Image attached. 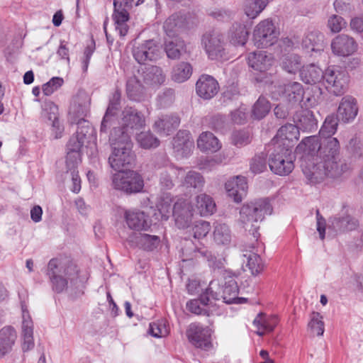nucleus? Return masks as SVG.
<instances>
[{"label":"nucleus","instance_id":"obj_1","mask_svg":"<svg viewBox=\"0 0 363 363\" xmlns=\"http://www.w3.org/2000/svg\"><path fill=\"white\" fill-rule=\"evenodd\" d=\"M297 148L304 152L301 167L312 184L320 183L327 177H339L350 169L345 160L340 157V145L336 138L306 137Z\"/></svg>","mask_w":363,"mask_h":363},{"label":"nucleus","instance_id":"obj_2","mask_svg":"<svg viewBox=\"0 0 363 363\" xmlns=\"http://www.w3.org/2000/svg\"><path fill=\"white\" fill-rule=\"evenodd\" d=\"M272 206L267 198L260 199L244 204L240 211V222L245 230L248 231L257 241L260 223L266 215L272 213Z\"/></svg>","mask_w":363,"mask_h":363},{"label":"nucleus","instance_id":"obj_3","mask_svg":"<svg viewBox=\"0 0 363 363\" xmlns=\"http://www.w3.org/2000/svg\"><path fill=\"white\" fill-rule=\"evenodd\" d=\"M78 273L77 266L67 259L53 258L48 264L47 275L52 290L57 293L64 291L69 282L75 284Z\"/></svg>","mask_w":363,"mask_h":363},{"label":"nucleus","instance_id":"obj_4","mask_svg":"<svg viewBox=\"0 0 363 363\" xmlns=\"http://www.w3.org/2000/svg\"><path fill=\"white\" fill-rule=\"evenodd\" d=\"M109 142L112 147V152L108 157L111 168L121 171L123 168L130 167L135 160L130 138L126 135L120 137L116 133H111Z\"/></svg>","mask_w":363,"mask_h":363},{"label":"nucleus","instance_id":"obj_5","mask_svg":"<svg viewBox=\"0 0 363 363\" xmlns=\"http://www.w3.org/2000/svg\"><path fill=\"white\" fill-rule=\"evenodd\" d=\"M93 133V128L86 120H81L76 133L69 140L67 145L66 164H79L81 162V151L87 141V136Z\"/></svg>","mask_w":363,"mask_h":363},{"label":"nucleus","instance_id":"obj_6","mask_svg":"<svg viewBox=\"0 0 363 363\" xmlns=\"http://www.w3.org/2000/svg\"><path fill=\"white\" fill-rule=\"evenodd\" d=\"M119 123L120 126L113 128L111 133H116L120 137L126 135L130 138L135 131L145 128L146 120L140 111L134 107L127 106L121 111Z\"/></svg>","mask_w":363,"mask_h":363},{"label":"nucleus","instance_id":"obj_7","mask_svg":"<svg viewBox=\"0 0 363 363\" xmlns=\"http://www.w3.org/2000/svg\"><path fill=\"white\" fill-rule=\"evenodd\" d=\"M218 286L216 281H211L209 284L205 294L201 296L198 299H193L187 302L186 308L189 311L196 315L210 316L218 310V306L213 300H219V298L214 293V288Z\"/></svg>","mask_w":363,"mask_h":363},{"label":"nucleus","instance_id":"obj_8","mask_svg":"<svg viewBox=\"0 0 363 363\" xmlns=\"http://www.w3.org/2000/svg\"><path fill=\"white\" fill-rule=\"evenodd\" d=\"M273 150L269 154V167L272 172L280 176L290 174L294 168L291 157V150L287 146L273 145Z\"/></svg>","mask_w":363,"mask_h":363},{"label":"nucleus","instance_id":"obj_9","mask_svg":"<svg viewBox=\"0 0 363 363\" xmlns=\"http://www.w3.org/2000/svg\"><path fill=\"white\" fill-rule=\"evenodd\" d=\"M112 185L114 189L130 194L142 191L144 182L141 175L136 172L119 171L113 175Z\"/></svg>","mask_w":363,"mask_h":363},{"label":"nucleus","instance_id":"obj_10","mask_svg":"<svg viewBox=\"0 0 363 363\" xmlns=\"http://www.w3.org/2000/svg\"><path fill=\"white\" fill-rule=\"evenodd\" d=\"M201 44L210 60L226 59L225 38L222 33L213 30L203 35Z\"/></svg>","mask_w":363,"mask_h":363},{"label":"nucleus","instance_id":"obj_11","mask_svg":"<svg viewBox=\"0 0 363 363\" xmlns=\"http://www.w3.org/2000/svg\"><path fill=\"white\" fill-rule=\"evenodd\" d=\"M323 79L326 83V88L335 95L339 96L345 92L349 76L341 67L331 66L325 71Z\"/></svg>","mask_w":363,"mask_h":363},{"label":"nucleus","instance_id":"obj_12","mask_svg":"<svg viewBox=\"0 0 363 363\" xmlns=\"http://www.w3.org/2000/svg\"><path fill=\"white\" fill-rule=\"evenodd\" d=\"M279 32L270 19L260 21L255 28L253 39L255 45L257 47H268L273 45L277 38Z\"/></svg>","mask_w":363,"mask_h":363},{"label":"nucleus","instance_id":"obj_13","mask_svg":"<svg viewBox=\"0 0 363 363\" xmlns=\"http://www.w3.org/2000/svg\"><path fill=\"white\" fill-rule=\"evenodd\" d=\"M272 96L274 99L281 97L292 105L299 104L304 94L302 85L298 82H290L284 86H272Z\"/></svg>","mask_w":363,"mask_h":363},{"label":"nucleus","instance_id":"obj_14","mask_svg":"<svg viewBox=\"0 0 363 363\" xmlns=\"http://www.w3.org/2000/svg\"><path fill=\"white\" fill-rule=\"evenodd\" d=\"M212 330L209 327H203L199 323H191L189 326L186 335L189 342L196 347L204 350H209L212 348L211 342Z\"/></svg>","mask_w":363,"mask_h":363},{"label":"nucleus","instance_id":"obj_15","mask_svg":"<svg viewBox=\"0 0 363 363\" xmlns=\"http://www.w3.org/2000/svg\"><path fill=\"white\" fill-rule=\"evenodd\" d=\"M160 55V48L153 40H145L142 43H135L133 48V55L140 64L147 61L156 60Z\"/></svg>","mask_w":363,"mask_h":363},{"label":"nucleus","instance_id":"obj_16","mask_svg":"<svg viewBox=\"0 0 363 363\" xmlns=\"http://www.w3.org/2000/svg\"><path fill=\"white\" fill-rule=\"evenodd\" d=\"M172 215L175 225L181 229L190 226L193 217V208L190 202L184 199H178L173 206Z\"/></svg>","mask_w":363,"mask_h":363},{"label":"nucleus","instance_id":"obj_17","mask_svg":"<svg viewBox=\"0 0 363 363\" xmlns=\"http://www.w3.org/2000/svg\"><path fill=\"white\" fill-rule=\"evenodd\" d=\"M175 156L182 159L188 157L194 148V142L188 130H179L172 140Z\"/></svg>","mask_w":363,"mask_h":363},{"label":"nucleus","instance_id":"obj_18","mask_svg":"<svg viewBox=\"0 0 363 363\" xmlns=\"http://www.w3.org/2000/svg\"><path fill=\"white\" fill-rule=\"evenodd\" d=\"M220 291L217 292L214 291V294L216 293L219 299L223 298V302L230 303H240L245 298L238 297L239 289L238 283L234 279L233 276L227 272L224 277V282L222 284Z\"/></svg>","mask_w":363,"mask_h":363},{"label":"nucleus","instance_id":"obj_19","mask_svg":"<svg viewBox=\"0 0 363 363\" xmlns=\"http://www.w3.org/2000/svg\"><path fill=\"white\" fill-rule=\"evenodd\" d=\"M333 52L338 56L347 57L352 55L357 49L355 40L345 34L337 35L331 43Z\"/></svg>","mask_w":363,"mask_h":363},{"label":"nucleus","instance_id":"obj_20","mask_svg":"<svg viewBox=\"0 0 363 363\" xmlns=\"http://www.w3.org/2000/svg\"><path fill=\"white\" fill-rule=\"evenodd\" d=\"M299 130L296 125L289 123L282 125L277 131V135L272 139V145H281L287 146L291 150L294 146V142L298 140Z\"/></svg>","mask_w":363,"mask_h":363},{"label":"nucleus","instance_id":"obj_21","mask_svg":"<svg viewBox=\"0 0 363 363\" xmlns=\"http://www.w3.org/2000/svg\"><path fill=\"white\" fill-rule=\"evenodd\" d=\"M163 28L168 38H179L178 35L187 28L186 17L179 13H174L164 21Z\"/></svg>","mask_w":363,"mask_h":363},{"label":"nucleus","instance_id":"obj_22","mask_svg":"<svg viewBox=\"0 0 363 363\" xmlns=\"http://www.w3.org/2000/svg\"><path fill=\"white\" fill-rule=\"evenodd\" d=\"M218 82L213 77L207 74L201 75L196 84L197 94L204 99L213 98L218 93Z\"/></svg>","mask_w":363,"mask_h":363},{"label":"nucleus","instance_id":"obj_23","mask_svg":"<svg viewBox=\"0 0 363 363\" xmlns=\"http://www.w3.org/2000/svg\"><path fill=\"white\" fill-rule=\"evenodd\" d=\"M225 187L228 196L239 203L246 194L247 184L245 177L237 176L228 180Z\"/></svg>","mask_w":363,"mask_h":363},{"label":"nucleus","instance_id":"obj_24","mask_svg":"<svg viewBox=\"0 0 363 363\" xmlns=\"http://www.w3.org/2000/svg\"><path fill=\"white\" fill-rule=\"evenodd\" d=\"M18 338L16 330L11 325L0 329V359L11 353Z\"/></svg>","mask_w":363,"mask_h":363},{"label":"nucleus","instance_id":"obj_25","mask_svg":"<svg viewBox=\"0 0 363 363\" xmlns=\"http://www.w3.org/2000/svg\"><path fill=\"white\" fill-rule=\"evenodd\" d=\"M89 103L86 96H76L73 98L69 109V114L72 118V123H77L84 120L89 112Z\"/></svg>","mask_w":363,"mask_h":363},{"label":"nucleus","instance_id":"obj_26","mask_svg":"<svg viewBox=\"0 0 363 363\" xmlns=\"http://www.w3.org/2000/svg\"><path fill=\"white\" fill-rule=\"evenodd\" d=\"M127 241L131 247H138L147 251H152L157 247L160 240L157 235L133 233L128 236Z\"/></svg>","mask_w":363,"mask_h":363},{"label":"nucleus","instance_id":"obj_27","mask_svg":"<svg viewBox=\"0 0 363 363\" xmlns=\"http://www.w3.org/2000/svg\"><path fill=\"white\" fill-rule=\"evenodd\" d=\"M357 112L356 100L352 96H347L342 99L336 116L343 123H349L354 119Z\"/></svg>","mask_w":363,"mask_h":363},{"label":"nucleus","instance_id":"obj_28","mask_svg":"<svg viewBox=\"0 0 363 363\" xmlns=\"http://www.w3.org/2000/svg\"><path fill=\"white\" fill-rule=\"evenodd\" d=\"M180 124V118L176 114L162 115L155 122L153 128L159 134L169 135Z\"/></svg>","mask_w":363,"mask_h":363},{"label":"nucleus","instance_id":"obj_29","mask_svg":"<svg viewBox=\"0 0 363 363\" xmlns=\"http://www.w3.org/2000/svg\"><path fill=\"white\" fill-rule=\"evenodd\" d=\"M128 226L135 230H147L150 227L148 216L143 211L129 210L125 213Z\"/></svg>","mask_w":363,"mask_h":363},{"label":"nucleus","instance_id":"obj_30","mask_svg":"<svg viewBox=\"0 0 363 363\" xmlns=\"http://www.w3.org/2000/svg\"><path fill=\"white\" fill-rule=\"evenodd\" d=\"M248 65L255 70L264 72L272 65V58L264 51L259 50L251 52L247 58Z\"/></svg>","mask_w":363,"mask_h":363},{"label":"nucleus","instance_id":"obj_31","mask_svg":"<svg viewBox=\"0 0 363 363\" xmlns=\"http://www.w3.org/2000/svg\"><path fill=\"white\" fill-rule=\"evenodd\" d=\"M250 34V28L241 23L233 24L228 33L230 43L238 46H243L247 41Z\"/></svg>","mask_w":363,"mask_h":363},{"label":"nucleus","instance_id":"obj_32","mask_svg":"<svg viewBox=\"0 0 363 363\" xmlns=\"http://www.w3.org/2000/svg\"><path fill=\"white\" fill-rule=\"evenodd\" d=\"M301 80L308 84H315L322 81L324 77L323 70L314 64L303 66L300 70Z\"/></svg>","mask_w":363,"mask_h":363},{"label":"nucleus","instance_id":"obj_33","mask_svg":"<svg viewBox=\"0 0 363 363\" xmlns=\"http://www.w3.org/2000/svg\"><path fill=\"white\" fill-rule=\"evenodd\" d=\"M329 229H333L335 233H342L346 230H353L358 226L357 220L349 215L340 217H334L329 220Z\"/></svg>","mask_w":363,"mask_h":363},{"label":"nucleus","instance_id":"obj_34","mask_svg":"<svg viewBox=\"0 0 363 363\" xmlns=\"http://www.w3.org/2000/svg\"><path fill=\"white\" fill-rule=\"evenodd\" d=\"M197 146L202 152H216L221 148L218 139L211 132H203L197 140Z\"/></svg>","mask_w":363,"mask_h":363},{"label":"nucleus","instance_id":"obj_35","mask_svg":"<svg viewBox=\"0 0 363 363\" xmlns=\"http://www.w3.org/2000/svg\"><path fill=\"white\" fill-rule=\"evenodd\" d=\"M242 256V263L252 275L257 276L263 271L264 265L259 255L250 250H247Z\"/></svg>","mask_w":363,"mask_h":363},{"label":"nucleus","instance_id":"obj_36","mask_svg":"<svg viewBox=\"0 0 363 363\" xmlns=\"http://www.w3.org/2000/svg\"><path fill=\"white\" fill-rule=\"evenodd\" d=\"M278 323L277 316H266L262 313L258 314L253 320V325L257 328L256 333L263 336L265 333L272 332Z\"/></svg>","mask_w":363,"mask_h":363},{"label":"nucleus","instance_id":"obj_37","mask_svg":"<svg viewBox=\"0 0 363 363\" xmlns=\"http://www.w3.org/2000/svg\"><path fill=\"white\" fill-rule=\"evenodd\" d=\"M298 130L305 132H312L318 128V121L315 119L313 113L308 110H302L297 116Z\"/></svg>","mask_w":363,"mask_h":363},{"label":"nucleus","instance_id":"obj_38","mask_svg":"<svg viewBox=\"0 0 363 363\" xmlns=\"http://www.w3.org/2000/svg\"><path fill=\"white\" fill-rule=\"evenodd\" d=\"M213 236L214 242L218 245L228 246L232 241L231 230L225 223H215Z\"/></svg>","mask_w":363,"mask_h":363},{"label":"nucleus","instance_id":"obj_39","mask_svg":"<svg viewBox=\"0 0 363 363\" xmlns=\"http://www.w3.org/2000/svg\"><path fill=\"white\" fill-rule=\"evenodd\" d=\"M324 35L318 30L308 33L302 40V45L312 52L323 50Z\"/></svg>","mask_w":363,"mask_h":363},{"label":"nucleus","instance_id":"obj_40","mask_svg":"<svg viewBox=\"0 0 363 363\" xmlns=\"http://www.w3.org/2000/svg\"><path fill=\"white\" fill-rule=\"evenodd\" d=\"M184 48V41L181 38L168 37L165 38L164 50L169 58L173 60L179 58Z\"/></svg>","mask_w":363,"mask_h":363},{"label":"nucleus","instance_id":"obj_41","mask_svg":"<svg viewBox=\"0 0 363 363\" xmlns=\"http://www.w3.org/2000/svg\"><path fill=\"white\" fill-rule=\"evenodd\" d=\"M204 178L199 172L190 170L184 176L182 186L186 189L200 191L204 186Z\"/></svg>","mask_w":363,"mask_h":363},{"label":"nucleus","instance_id":"obj_42","mask_svg":"<svg viewBox=\"0 0 363 363\" xmlns=\"http://www.w3.org/2000/svg\"><path fill=\"white\" fill-rule=\"evenodd\" d=\"M126 94L128 99L134 101H140L144 96V87L140 82L133 76L126 82Z\"/></svg>","mask_w":363,"mask_h":363},{"label":"nucleus","instance_id":"obj_43","mask_svg":"<svg viewBox=\"0 0 363 363\" xmlns=\"http://www.w3.org/2000/svg\"><path fill=\"white\" fill-rule=\"evenodd\" d=\"M196 207L201 216L212 215L216 211V203L210 196L201 194L196 197Z\"/></svg>","mask_w":363,"mask_h":363},{"label":"nucleus","instance_id":"obj_44","mask_svg":"<svg viewBox=\"0 0 363 363\" xmlns=\"http://www.w3.org/2000/svg\"><path fill=\"white\" fill-rule=\"evenodd\" d=\"M192 67L190 63L181 62L172 69L171 78L177 83H182L188 80L192 74Z\"/></svg>","mask_w":363,"mask_h":363},{"label":"nucleus","instance_id":"obj_45","mask_svg":"<svg viewBox=\"0 0 363 363\" xmlns=\"http://www.w3.org/2000/svg\"><path fill=\"white\" fill-rule=\"evenodd\" d=\"M113 19L116 31L118 32L121 37L125 36L129 28L127 24L130 19L129 13L113 11Z\"/></svg>","mask_w":363,"mask_h":363},{"label":"nucleus","instance_id":"obj_46","mask_svg":"<svg viewBox=\"0 0 363 363\" xmlns=\"http://www.w3.org/2000/svg\"><path fill=\"white\" fill-rule=\"evenodd\" d=\"M268 0H246L244 11L247 16L251 19L257 18L265 9Z\"/></svg>","mask_w":363,"mask_h":363},{"label":"nucleus","instance_id":"obj_47","mask_svg":"<svg viewBox=\"0 0 363 363\" xmlns=\"http://www.w3.org/2000/svg\"><path fill=\"white\" fill-rule=\"evenodd\" d=\"M338 121L340 120L335 115H328L320 129L319 135L320 138H328L332 137L337 131Z\"/></svg>","mask_w":363,"mask_h":363},{"label":"nucleus","instance_id":"obj_48","mask_svg":"<svg viewBox=\"0 0 363 363\" xmlns=\"http://www.w3.org/2000/svg\"><path fill=\"white\" fill-rule=\"evenodd\" d=\"M144 80L151 84H162L165 80V75L160 67L151 66L145 72Z\"/></svg>","mask_w":363,"mask_h":363},{"label":"nucleus","instance_id":"obj_49","mask_svg":"<svg viewBox=\"0 0 363 363\" xmlns=\"http://www.w3.org/2000/svg\"><path fill=\"white\" fill-rule=\"evenodd\" d=\"M136 140L144 149L155 148L159 146L160 140L150 131H143L137 134Z\"/></svg>","mask_w":363,"mask_h":363},{"label":"nucleus","instance_id":"obj_50","mask_svg":"<svg viewBox=\"0 0 363 363\" xmlns=\"http://www.w3.org/2000/svg\"><path fill=\"white\" fill-rule=\"evenodd\" d=\"M323 316L318 312H313L310 315L308 328L318 336H322L325 331V324Z\"/></svg>","mask_w":363,"mask_h":363},{"label":"nucleus","instance_id":"obj_51","mask_svg":"<svg viewBox=\"0 0 363 363\" xmlns=\"http://www.w3.org/2000/svg\"><path fill=\"white\" fill-rule=\"evenodd\" d=\"M40 118L45 122L58 119L57 106L52 101H45L42 105Z\"/></svg>","mask_w":363,"mask_h":363},{"label":"nucleus","instance_id":"obj_52","mask_svg":"<svg viewBox=\"0 0 363 363\" xmlns=\"http://www.w3.org/2000/svg\"><path fill=\"white\" fill-rule=\"evenodd\" d=\"M120 106L121 105H113L108 104L106 113L101 122V133H106L108 128L111 126L113 121L115 119V116H116L120 108Z\"/></svg>","mask_w":363,"mask_h":363},{"label":"nucleus","instance_id":"obj_53","mask_svg":"<svg viewBox=\"0 0 363 363\" xmlns=\"http://www.w3.org/2000/svg\"><path fill=\"white\" fill-rule=\"evenodd\" d=\"M271 108L269 101L260 96L253 106L252 115L256 119H262L269 113Z\"/></svg>","mask_w":363,"mask_h":363},{"label":"nucleus","instance_id":"obj_54","mask_svg":"<svg viewBox=\"0 0 363 363\" xmlns=\"http://www.w3.org/2000/svg\"><path fill=\"white\" fill-rule=\"evenodd\" d=\"M301 66L300 57L296 55L284 57L282 60V67L289 73H295Z\"/></svg>","mask_w":363,"mask_h":363},{"label":"nucleus","instance_id":"obj_55","mask_svg":"<svg viewBox=\"0 0 363 363\" xmlns=\"http://www.w3.org/2000/svg\"><path fill=\"white\" fill-rule=\"evenodd\" d=\"M210 230V223L203 220L195 221L192 228L194 237L198 239L206 237Z\"/></svg>","mask_w":363,"mask_h":363},{"label":"nucleus","instance_id":"obj_56","mask_svg":"<svg viewBox=\"0 0 363 363\" xmlns=\"http://www.w3.org/2000/svg\"><path fill=\"white\" fill-rule=\"evenodd\" d=\"M64 84V79L60 77L51 78L47 83L43 85V92L46 96H50L60 89Z\"/></svg>","mask_w":363,"mask_h":363},{"label":"nucleus","instance_id":"obj_57","mask_svg":"<svg viewBox=\"0 0 363 363\" xmlns=\"http://www.w3.org/2000/svg\"><path fill=\"white\" fill-rule=\"evenodd\" d=\"M22 337L33 336V324L28 312L23 306H22Z\"/></svg>","mask_w":363,"mask_h":363},{"label":"nucleus","instance_id":"obj_58","mask_svg":"<svg viewBox=\"0 0 363 363\" xmlns=\"http://www.w3.org/2000/svg\"><path fill=\"white\" fill-rule=\"evenodd\" d=\"M78 164H74V165H73L71 164L70 166L67 164V173H70L72 178V186L71 187V190L76 194L79 192L81 189V179L77 171Z\"/></svg>","mask_w":363,"mask_h":363},{"label":"nucleus","instance_id":"obj_59","mask_svg":"<svg viewBox=\"0 0 363 363\" xmlns=\"http://www.w3.org/2000/svg\"><path fill=\"white\" fill-rule=\"evenodd\" d=\"M149 333L155 337H162L168 334V330L164 323L157 321L150 324Z\"/></svg>","mask_w":363,"mask_h":363},{"label":"nucleus","instance_id":"obj_60","mask_svg":"<svg viewBox=\"0 0 363 363\" xmlns=\"http://www.w3.org/2000/svg\"><path fill=\"white\" fill-rule=\"evenodd\" d=\"M232 140L235 145L241 147L250 142V133L247 130H235L232 135Z\"/></svg>","mask_w":363,"mask_h":363},{"label":"nucleus","instance_id":"obj_61","mask_svg":"<svg viewBox=\"0 0 363 363\" xmlns=\"http://www.w3.org/2000/svg\"><path fill=\"white\" fill-rule=\"evenodd\" d=\"M347 23L345 19L337 15H332L328 21V26L333 33L340 32L345 27Z\"/></svg>","mask_w":363,"mask_h":363},{"label":"nucleus","instance_id":"obj_62","mask_svg":"<svg viewBox=\"0 0 363 363\" xmlns=\"http://www.w3.org/2000/svg\"><path fill=\"white\" fill-rule=\"evenodd\" d=\"M171 199L167 195L166 198L160 202L157 206L162 220H167L173 208H172Z\"/></svg>","mask_w":363,"mask_h":363},{"label":"nucleus","instance_id":"obj_63","mask_svg":"<svg viewBox=\"0 0 363 363\" xmlns=\"http://www.w3.org/2000/svg\"><path fill=\"white\" fill-rule=\"evenodd\" d=\"M267 168L265 156L264 154L262 155L255 156L250 164L251 170L255 173H261Z\"/></svg>","mask_w":363,"mask_h":363},{"label":"nucleus","instance_id":"obj_64","mask_svg":"<svg viewBox=\"0 0 363 363\" xmlns=\"http://www.w3.org/2000/svg\"><path fill=\"white\" fill-rule=\"evenodd\" d=\"M333 5L336 12L342 15H349L354 9L351 4L344 0H335Z\"/></svg>","mask_w":363,"mask_h":363}]
</instances>
